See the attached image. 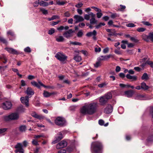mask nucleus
I'll return each mask as SVG.
<instances>
[{"label":"nucleus","mask_w":153,"mask_h":153,"mask_svg":"<svg viewBox=\"0 0 153 153\" xmlns=\"http://www.w3.org/2000/svg\"><path fill=\"white\" fill-rule=\"evenodd\" d=\"M98 106L97 102L88 103L81 108L80 113L84 115H93L97 112Z\"/></svg>","instance_id":"1"},{"label":"nucleus","mask_w":153,"mask_h":153,"mask_svg":"<svg viewBox=\"0 0 153 153\" xmlns=\"http://www.w3.org/2000/svg\"><path fill=\"white\" fill-rule=\"evenodd\" d=\"M102 145L99 142H93L91 144V151L92 153H101Z\"/></svg>","instance_id":"2"},{"label":"nucleus","mask_w":153,"mask_h":153,"mask_svg":"<svg viewBox=\"0 0 153 153\" xmlns=\"http://www.w3.org/2000/svg\"><path fill=\"white\" fill-rule=\"evenodd\" d=\"M19 118V114L16 112L12 113L9 115L4 117V119L6 121L16 120H18Z\"/></svg>","instance_id":"3"},{"label":"nucleus","mask_w":153,"mask_h":153,"mask_svg":"<svg viewBox=\"0 0 153 153\" xmlns=\"http://www.w3.org/2000/svg\"><path fill=\"white\" fill-rule=\"evenodd\" d=\"M55 57L58 60L63 63H64V62L66 60L67 58V56L62 53L60 52L57 53L55 56Z\"/></svg>","instance_id":"4"},{"label":"nucleus","mask_w":153,"mask_h":153,"mask_svg":"<svg viewBox=\"0 0 153 153\" xmlns=\"http://www.w3.org/2000/svg\"><path fill=\"white\" fill-rule=\"evenodd\" d=\"M55 123L57 125L63 126L65 125L66 121L63 118L58 117L55 120Z\"/></svg>","instance_id":"5"},{"label":"nucleus","mask_w":153,"mask_h":153,"mask_svg":"<svg viewBox=\"0 0 153 153\" xmlns=\"http://www.w3.org/2000/svg\"><path fill=\"white\" fill-rule=\"evenodd\" d=\"M12 105L11 102L9 101H7L3 102L2 104V107L4 110H8L11 109L12 107Z\"/></svg>","instance_id":"6"},{"label":"nucleus","mask_w":153,"mask_h":153,"mask_svg":"<svg viewBox=\"0 0 153 153\" xmlns=\"http://www.w3.org/2000/svg\"><path fill=\"white\" fill-rule=\"evenodd\" d=\"M20 100L21 102L25 105L26 107L29 106V98L28 96H26L25 97H21L20 98Z\"/></svg>","instance_id":"7"},{"label":"nucleus","mask_w":153,"mask_h":153,"mask_svg":"<svg viewBox=\"0 0 153 153\" xmlns=\"http://www.w3.org/2000/svg\"><path fill=\"white\" fill-rule=\"evenodd\" d=\"M113 110L112 106L111 104H108L105 108L104 111L105 113L109 114L112 112Z\"/></svg>","instance_id":"8"},{"label":"nucleus","mask_w":153,"mask_h":153,"mask_svg":"<svg viewBox=\"0 0 153 153\" xmlns=\"http://www.w3.org/2000/svg\"><path fill=\"white\" fill-rule=\"evenodd\" d=\"M67 144L66 141L62 140L56 145V148L58 149H60L66 147Z\"/></svg>","instance_id":"9"},{"label":"nucleus","mask_w":153,"mask_h":153,"mask_svg":"<svg viewBox=\"0 0 153 153\" xmlns=\"http://www.w3.org/2000/svg\"><path fill=\"white\" fill-rule=\"evenodd\" d=\"M97 33L95 30H94L93 32H90L88 33L86 36L88 37H90L91 36H93V38L94 39L96 40V37L97 35Z\"/></svg>","instance_id":"10"},{"label":"nucleus","mask_w":153,"mask_h":153,"mask_svg":"<svg viewBox=\"0 0 153 153\" xmlns=\"http://www.w3.org/2000/svg\"><path fill=\"white\" fill-rule=\"evenodd\" d=\"M5 49L10 53L16 55L19 54V52L17 51L13 48H6Z\"/></svg>","instance_id":"11"},{"label":"nucleus","mask_w":153,"mask_h":153,"mask_svg":"<svg viewBox=\"0 0 153 153\" xmlns=\"http://www.w3.org/2000/svg\"><path fill=\"white\" fill-rule=\"evenodd\" d=\"M74 32L72 29H70L69 30L65 32L63 35L67 38H68L72 36L71 34Z\"/></svg>","instance_id":"12"},{"label":"nucleus","mask_w":153,"mask_h":153,"mask_svg":"<svg viewBox=\"0 0 153 153\" xmlns=\"http://www.w3.org/2000/svg\"><path fill=\"white\" fill-rule=\"evenodd\" d=\"M63 137V135L61 132H60L58 134H57V135L55 137L56 140L54 141V143H56L57 142L59 141L61 139H62Z\"/></svg>","instance_id":"13"},{"label":"nucleus","mask_w":153,"mask_h":153,"mask_svg":"<svg viewBox=\"0 0 153 153\" xmlns=\"http://www.w3.org/2000/svg\"><path fill=\"white\" fill-rule=\"evenodd\" d=\"M112 55L110 54L105 56H100L99 58V59L100 61H105L108 60L109 58H110L111 56Z\"/></svg>","instance_id":"14"},{"label":"nucleus","mask_w":153,"mask_h":153,"mask_svg":"<svg viewBox=\"0 0 153 153\" xmlns=\"http://www.w3.org/2000/svg\"><path fill=\"white\" fill-rule=\"evenodd\" d=\"M74 18L76 19V23H77L78 22L83 21L84 19L82 16L78 15H75L74 16Z\"/></svg>","instance_id":"15"},{"label":"nucleus","mask_w":153,"mask_h":153,"mask_svg":"<svg viewBox=\"0 0 153 153\" xmlns=\"http://www.w3.org/2000/svg\"><path fill=\"white\" fill-rule=\"evenodd\" d=\"M108 101V100L105 98L104 96L101 97L99 99V102L101 105H104Z\"/></svg>","instance_id":"16"},{"label":"nucleus","mask_w":153,"mask_h":153,"mask_svg":"<svg viewBox=\"0 0 153 153\" xmlns=\"http://www.w3.org/2000/svg\"><path fill=\"white\" fill-rule=\"evenodd\" d=\"M91 19L90 20V23L91 24L96 23L97 22V21L95 19V14L93 13H91Z\"/></svg>","instance_id":"17"},{"label":"nucleus","mask_w":153,"mask_h":153,"mask_svg":"<svg viewBox=\"0 0 153 153\" xmlns=\"http://www.w3.org/2000/svg\"><path fill=\"white\" fill-rule=\"evenodd\" d=\"M126 77L128 79H131L132 81H135L137 80V78L135 76H131L129 74H127Z\"/></svg>","instance_id":"18"},{"label":"nucleus","mask_w":153,"mask_h":153,"mask_svg":"<svg viewBox=\"0 0 153 153\" xmlns=\"http://www.w3.org/2000/svg\"><path fill=\"white\" fill-rule=\"evenodd\" d=\"M26 93L28 96L32 95L34 94V92L30 88H28L26 91Z\"/></svg>","instance_id":"19"},{"label":"nucleus","mask_w":153,"mask_h":153,"mask_svg":"<svg viewBox=\"0 0 153 153\" xmlns=\"http://www.w3.org/2000/svg\"><path fill=\"white\" fill-rule=\"evenodd\" d=\"M126 96L128 97H131L133 94V91L132 90L127 91L125 92Z\"/></svg>","instance_id":"20"},{"label":"nucleus","mask_w":153,"mask_h":153,"mask_svg":"<svg viewBox=\"0 0 153 153\" xmlns=\"http://www.w3.org/2000/svg\"><path fill=\"white\" fill-rule=\"evenodd\" d=\"M135 99L137 100H145L146 99V97L141 95H138L135 97Z\"/></svg>","instance_id":"21"},{"label":"nucleus","mask_w":153,"mask_h":153,"mask_svg":"<svg viewBox=\"0 0 153 153\" xmlns=\"http://www.w3.org/2000/svg\"><path fill=\"white\" fill-rule=\"evenodd\" d=\"M53 93H50L46 91H44L43 94L44 96L45 97H48L54 94Z\"/></svg>","instance_id":"22"},{"label":"nucleus","mask_w":153,"mask_h":153,"mask_svg":"<svg viewBox=\"0 0 153 153\" xmlns=\"http://www.w3.org/2000/svg\"><path fill=\"white\" fill-rule=\"evenodd\" d=\"M141 88L143 90H147L149 88V87L147 85L146 83L144 82H142L141 83Z\"/></svg>","instance_id":"23"},{"label":"nucleus","mask_w":153,"mask_h":153,"mask_svg":"<svg viewBox=\"0 0 153 153\" xmlns=\"http://www.w3.org/2000/svg\"><path fill=\"white\" fill-rule=\"evenodd\" d=\"M64 40V38L62 36H57L56 37V40L58 42H62Z\"/></svg>","instance_id":"24"},{"label":"nucleus","mask_w":153,"mask_h":153,"mask_svg":"<svg viewBox=\"0 0 153 153\" xmlns=\"http://www.w3.org/2000/svg\"><path fill=\"white\" fill-rule=\"evenodd\" d=\"M149 79V76L146 73H144L141 77V79L143 80H147Z\"/></svg>","instance_id":"25"},{"label":"nucleus","mask_w":153,"mask_h":153,"mask_svg":"<svg viewBox=\"0 0 153 153\" xmlns=\"http://www.w3.org/2000/svg\"><path fill=\"white\" fill-rule=\"evenodd\" d=\"M74 58L75 61L77 62H80L82 59L81 57L78 55H75Z\"/></svg>","instance_id":"26"},{"label":"nucleus","mask_w":153,"mask_h":153,"mask_svg":"<svg viewBox=\"0 0 153 153\" xmlns=\"http://www.w3.org/2000/svg\"><path fill=\"white\" fill-rule=\"evenodd\" d=\"M142 38L146 42H149V35H148L145 34H143L142 36Z\"/></svg>","instance_id":"27"},{"label":"nucleus","mask_w":153,"mask_h":153,"mask_svg":"<svg viewBox=\"0 0 153 153\" xmlns=\"http://www.w3.org/2000/svg\"><path fill=\"white\" fill-rule=\"evenodd\" d=\"M104 97L108 100L112 98V94L111 93H108L104 96Z\"/></svg>","instance_id":"28"},{"label":"nucleus","mask_w":153,"mask_h":153,"mask_svg":"<svg viewBox=\"0 0 153 153\" xmlns=\"http://www.w3.org/2000/svg\"><path fill=\"white\" fill-rule=\"evenodd\" d=\"M26 129V127L25 125H22L20 126L19 128V131L22 132L25 131Z\"/></svg>","instance_id":"29"},{"label":"nucleus","mask_w":153,"mask_h":153,"mask_svg":"<svg viewBox=\"0 0 153 153\" xmlns=\"http://www.w3.org/2000/svg\"><path fill=\"white\" fill-rule=\"evenodd\" d=\"M93 13L92 12H90L89 14H85L84 16V19L87 20H90V18L91 17V13Z\"/></svg>","instance_id":"30"},{"label":"nucleus","mask_w":153,"mask_h":153,"mask_svg":"<svg viewBox=\"0 0 153 153\" xmlns=\"http://www.w3.org/2000/svg\"><path fill=\"white\" fill-rule=\"evenodd\" d=\"M39 4L40 6L44 7L47 6L48 5V3L45 2L43 1H41L39 2Z\"/></svg>","instance_id":"31"},{"label":"nucleus","mask_w":153,"mask_h":153,"mask_svg":"<svg viewBox=\"0 0 153 153\" xmlns=\"http://www.w3.org/2000/svg\"><path fill=\"white\" fill-rule=\"evenodd\" d=\"M39 9L40 11H41L44 15H46L48 14V10L45 9L40 8H39Z\"/></svg>","instance_id":"32"},{"label":"nucleus","mask_w":153,"mask_h":153,"mask_svg":"<svg viewBox=\"0 0 153 153\" xmlns=\"http://www.w3.org/2000/svg\"><path fill=\"white\" fill-rule=\"evenodd\" d=\"M149 41L150 40L153 42V32H150L149 33Z\"/></svg>","instance_id":"33"},{"label":"nucleus","mask_w":153,"mask_h":153,"mask_svg":"<svg viewBox=\"0 0 153 153\" xmlns=\"http://www.w3.org/2000/svg\"><path fill=\"white\" fill-rule=\"evenodd\" d=\"M31 84L35 87H38V88H39L40 87V86L39 85V84L37 83L36 82L33 81L31 82Z\"/></svg>","instance_id":"34"},{"label":"nucleus","mask_w":153,"mask_h":153,"mask_svg":"<svg viewBox=\"0 0 153 153\" xmlns=\"http://www.w3.org/2000/svg\"><path fill=\"white\" fill-rule=\"evenodd\" d=\"M7 33L8 35H10L13 37H15V35L14 33L11 30H9L7 32Z\"/></svg>","instance_id":"35"},{"label":"nucleus","mask_w":153,"mask_h":153,"mask_svg":"<svg viewBox=\"0 0 153 153\" xmlns=\"http://www.w3.org/2000/svg\"><path fill=\"white\" fill-rule=\"evenodd\" d=\"M22 144L20 143H18L15 146V148L17 149L22 148Z\"/></svg>","instance_id":"36"},{"label":"nucleus","mask_w":153,"mask_h":153,"mask_svg":"<svg viewBox=\"0 0 153 153\" xmlns=\"http://www.w3.org/2000/svg\"><path fill=\"white\" fill-rule=\"evenodd\" d=\"M70 44H72V45H81L82 44L80 42H72L71 41H70Z\"/></svg>","instance_id":"37"},{"label":"nucleus","mask_w":153,"mask_h":153,"mask_svg":"<svg viewBox=\"0 0 153 153\" xmlns=\"http://www.w3.org/2000/svg\"><path fill=\"white\" fill-rule=\"evenodd\" d=\"M146 30V29L143 27L138 28L137 29V30L139 32H143Z\"/></svg>","instance_id":"38"},{"label":"nucleus","mask_w":153,"mask_h":153,"mask_svg":"<svg viewBox=\"0 0 153 153\" xmlns=\"http://www.w3.org/2000/svg\"><path fill=\"white\" fill-rule=\"evenodd\" d=\"M55 32V29L53 28H51L48 31V33L50 35H52Z\"/></svg>","instance_id":"39"},{"label":"nucleus","mask_w":153,"mask_h":153,"mask_svg":"<svg viewBox=\"0 0 153 153\" xmlns=\"http://www.w3.org/2000/svg\"><path fill=\"white\" fill-rule=\"evenodd\" d=\"M45 136L43 135V134H41L39 135H34V138H40L41 137H44Z\"/></svg>","instance_id":"40"},{"label":"nucleus","mask_w":153,"mask_h":153,"mask_svg":"<svg viewBox=\"0 0 153 153\" xmlns=\"http://www.w3.org/2000/svg\"><path fill=\"white\" fill-rule=\"evenodd\" d=\"M31 116L33 117L37 118L38 115L35 112H33L31 113Z\"/></svg>","instance_id":"41"},{"label":"nucleus","mask_w":153,"mask_h":153,"mask_svg":"<svg viewBox=\"0 0 153 153\" xmlns=\"http://www.w3.org/2000/svg\"><path fill=\"white\" fill-rule=\"evenodd\" d=\"M105 25V24L104 23H100L99 25L96 26V28L97 29H98L102 25L104 26Z\"/></svg>","instance_id":"42"},{"label":"nucleus","mask_w":153,"mask_h":153,"mask_svg":"<svg viewBox=\"0 0 153 153\" xmlns=\"http://www.w3.org/2000/svg\"><path fill=\"white\" fill-rule=\"evenodd\" d=\"M126 26L128 27H134L135 26V25L133 23H129L126 24Z\"/></svg>","instance_id":"43"},{"label":"nucleus","mask_w":153,"mask_h":153,"mask_svg":"<svg viewBox=\"0 0 153 153\" xmlns=\"http://www.w3.org/2000/svg\"><path fill=\"white\" fill-rule=\"evenodd\" d=\"M120 8H119V10L121 11H123L126 8V6L122 5H120Z\"/></svg>","instance_id":"44"},{"label":"nucleus","mask_w":153,"mask_h":153,"mask_svg":"<svg viewBox=\"0 0 153 153\" xmlns=\"http://www.w3.org/2000/svg\"><path fill=\"white\" fill-rule=\"evenodd\" d=\"M16 152H19L20 153H24V150L22 148H20V149H17L16 150Z\"/></svg>","instance_id":"45"},{"label":"nucleus","mask_w":153,"mask_h":153,"mask_svg":"<svg viewBox=\"0 0 153 153\" xmlns=\"http://www.w3.org/2000/svg\"><path fill=\"white\" fill-rule=\"evenodd\" d=\"M39 0H36L33 4V5L35 7H37L39 4Z\"/></svg>","instance_id":"46"},{"label":"nucleus","mask_w":153,"mask_h":153,"mask_svg":"<svg viewBox=\"0 0 153 153\" xmlns=\"http://www.w3.org/2000/svg\"><path fill=\"white\" fill-rule=\"evenodd\" d=\"M32 143L33 145H39L38 142L37 140L35 139H33L32 141Z\"/></svg>","instance_id":"47"},{"label":"nucleus","mask_w":153,"mask_h":153,"mask_svg":"<svg viewBox=\"0 0 153 153\" xmlns=\"http://www.w3.org/2000/svg\"><path fill=\"white\" fill-rule=\"evenodd\" d=\"M24 51L26 52L30 53L31 51L30 48L29 47H27L25 48Z\"/></svg>","instance_id":"48"},{"label":"nucleus","mask_w":153,"mask_h":153,"mask_svg":"<svg viewBox=\"0 0 153 153\" xmlns=\"http://www.w3.org/2000/svg\"><path fill=\"white\" fill-rule=\"evenodd\" d=\"M106 85V83L105 82H103L100 84H98V86L100 88L103 87Z\"/></svg>","instance_id":"49"},{"label":"nucleus","mask_w":153,"mask_h":153,"mask_svg":"<svg viewBox=\"0 0 153 153\" xmlns=\"http://www.w3.org/2000/svg\"><path fill=\"white\" fill-rule=\"evenodd\" d=\"M66 3V2L65 1H58L56 2L57 4H58V5H63Z\"/></svg>","instance_id":"50"},{"label":"nucleus","mask_w":153,"mask_h":153,"mask_svg":"<svg viewBox=\"0 0 153 153\" xmlns=\"http://www.w3.org/2000/svg\"><path fill=\"white\" fill-rule=\"evenodd\" d=\"M91 8L94 9L97 12H101V10L100 9L95 7L92 6L91 7Z\"/></svg>","instance_id":"51"},{"label":"nucleus","mask_w":153,"mask_h":153,"mask_svg":"<svg viewBox=\"0 0 153 153\" xmlns=\"http://www.w3.org/2000/svg\"><path fill=\"white\" fill-rule=\"evenodd\" d=\"M130 39L132 41L135 42H138V40L137 39L134 37H130Z\"/></svg>","instance_id":"52"},{"label":"nucleus","mask_w":153,"mask_h":153,"mask_svg":"<svg viewBox=\"0 0 153 153\" xmlns=\"http://www.w3.org/2000/svg\"><path fill=\"white\" fill-rule=\"evenodd\" d=\"M142 23L145 25H146V26H152V24L150 23L149 22H145V21H143L142 22Z\"/></svg>","instance_id":"53"},{"label":"nucleus","mask_w":153,"mask_h":153,"mask_svg":"<svg viewBox=\"0 0 153 153\" xmlns=\"http://www.w3.org/2000/svg\"><path fill=\"white\" fill-rule=\"evenodd\" d=\"M2 60H4V61H3V62L4 63H6L7 62V59L6 56L4 55H3L2 57L1 58Z\"/></svg>","instance_id":"54"},{"label":"nucleus","mask_w":153,"mask_h":153,"mask_svg":"<svg viewBox=\"0 0 153 153\" xmlns=\"http://www.w3.org/2000/svg\"><path fill=\"white\" fill-rule=\"evenodd\" d=\"M45 118V117L42 116V115H38V116H37V119L41 120H42L44 119Z\"/></svg>","instance_id":"55"},{"label":"nucleus","mask_w":153,"mask_h":153,"mask_svg":"<svg viewBox=\"0 0 153 153\" xmlns=\"http://www.w3.org/2000/svg\"><path fill=\"white\" fill-rule=\"evenodd\" d=\"M83 35V33L81 30H80L77 34V36L78 37H81Z\"/></svg>","instance_id":"56"},{"label":"nucleus","mask_w":153,"mask_h":153,"mask_svg":"<svg viewBox=\"0 0 153 153\" xmlns=\"http://www.w3.org/2000/svg\"><path fill=\"white\" fill-rule=\"evenodd\" d=\"M0 41H1L4 43H7V41L5 39H4L3 37L1 36H0Z\"/></svg>","instance_id":"57"},{"label":"nucleus","mask_w":153,"mask_h":153,"mask_svg":"<svg viewBox=\"0 0 153 153\" xmlns=\"http://www.w3.org/2000/svg\"><path fill=\"white\" fill-rule=\"evenodd\" d=\"M7 130V128L0 129V134H2L5 132Z\"/></svg>","instance_id":"58"},{"label":"nucleus","mask_w":153,"mask_h":153,"mask_svg":"<svg viewBox=\"0 0 153 153\" xmlns=\"http://www.w3.org/2000/svg\"><path fill=\"white\" fill-rule=\"evenodd\" d=\"M83 4L81 3H79L75 5L76 7L77 8H80L82 6Z\"/></svg>","instance_id":"59"},{"label":"nucleus","mask_w":153,"mask_h":153,"mask_svg":"<svg viewBox=\"0 0 153 153\" xmlns=\"http://www.w3.org/2000/svg\"><path fill=\"white\" fill-rule=\"evenodd\" d=\"M146 63L150 65L151 67L152 68H153V62L151 61H147L146 62Z\"/></svg>","instance_id":"60"},{"label":"nucleus","mask_w":153,"mask_h":153,"mask_svg":"<svg viewBox=\"0 0 153 153\" xmlns=\"http://www.w3.org/2000/svg\"><path fill=\"white\" fill-rule=\"evenodd\" d=\"M104 121L102 120H100L99 121V124L101 126H102L104 125Z\"/></svg>","instance_id":"61"},{"label":"nucleus","mask_w":153,"mask_h":153,"mask_svg":"<svg viewBox=\"0 0 153 153\" xmlns=\"http://www.w3.org/2000/svg\"><path fill=\"white\" fill-rule=\"evenodd\" d=\"M102 15V13L100 12H98L97 13V17L98 18H100Z\"/></svg>","instance_id":"62"},{"label":"nucleus","mask_w":153,"mask_h":153,"mask_svg":"<svg viewBox=\"0 0 153 153\" xmlns=\"http://www.w3.org/2000/svg\"><path fill=\"white\" fill-rule=\"evenodd\" d=\"M94 65L95 68H97L100 65V63L99 62H97Z\"/></svg>","instance_id":"63"},{"label":"nucleus","mask_w":153,"mask_h":153,"mask_svg":"<svg viewBox=\"0 0 153 153\" xmlns=\"http://www.w3.org/2000/svg\"><path fill=\"white\" fill-rule=\"evenodd\" d=\"M57 153H66V150L64 149H61L58 151Z\"/></svg>","instance_id":"64"}]
</instances>
